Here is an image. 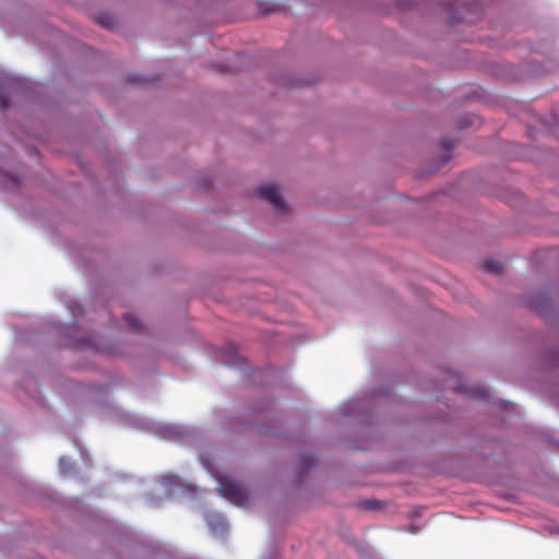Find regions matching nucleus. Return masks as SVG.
Segmentation results:
<instances>
[{"label": "nucleus", "mask_w": 559, "mask_h": 559, "mask_svg": "<svg viewBox=\"0 0 559 559\" xmlns=\"http://www.w3.org/2000/svg\"><path fill=\"white\" fill-rule=\"evenodd\" d=\"M200 462L217 479L218 490L226 500L238 507H243L248 502L247 490L240 484L227 477L216 475L206 457L200 456Z\"/></svg>", "instance_id": "f257e3e1"}, {"label": "nucleus", "mask_w": 559, "mask_h": 559, "mask_svg": "<svg viewBox=\"0 0 559 559\" xmlns=\"http://www.w3.org/2000/svg\"><path fill=\"white\" fill-rule=\"evenodd\" d=\"M259 198L267 202L275 212L285 214L289 211V204L286 202L280 188L274 183H264L258 188Z\"/></svg>", "instance_id": "f03ea898"}, {"label": "nucleus", "mask_w": 559, "mask_h": 559, "mask_svg": "<svg viewBox=\"0 0 559 559\" xmlns=\"http://www.w3.org/2000/svg\"><path fill=\"white\" fill-rule=\"evenodd\" d=\"M206 521L209 527L213 533L223 532L226 526L225 520L222 516H212L209 518Z\"/></svg>", "instance_id": "7ed1b4c3"}, {"label": "nucleus", "mask_w": 559, "mask_h": 559, "mask_svg": "<svg viewBox=\"0 0 559 559\" xmlns=\"http://www.w3.org/2000/svg\"><path fill=\"white\" fill-rule=\"evenodd\" d=\"M59 472L63 476L70 475L73 472L72 463L66 456L59 459Z\"/></svg>", "instance_id": "20e7f679"}, {"label": "nucleus", "mask_w": 559, "mask_h": 559, "mask_svg": "<svg viewBox=\"0 0 559 559\" xmlns=\"http://www.w3.org/2000/svg\"><path fill=\"white\" fill-rule=\"evenodd\" d=\"M156 432L162 438H173V436L175 435V429L171 426H158L156 428Z\"/></svg>", "instance_id": "39448f33"}, {"label": "nucleus", "mask_w": 559, "mask_h": 559, "mask_svg": "<svg viewBox=\"0 0 559 559\" xmlns=\"http://www.w3.org/2000/svg\"><path fill=\"white\" fill-rule=\"evenodd\" d=\"M484 269L490 273H499L501 271V265L493 260L484 261Z\"/></svg>", "instance_id": "423d86ee"}, {"label": "nucleus", "mask_w": 559, "mask_h": 559, "mask_svg": "<svg viewBox=\"0 0 559 559\" xmlns=\"http://www.w3.org/2000/svg\"><path fill=\"white\" fill-rule=\"evenodd\" d=\"M160 479H162L163 484H165V485H175L178 483V477L175 475H170V474L163 475Z\"/></svg>", "instance_id": "0eeeda50"}, {"label": "nucleus", "mask_w": 559, "mask_h": 559, "mask_svg": "<svg viewBox=\"0 0 559 559\" xmlns=\"http://www.w3.org/2000/svg\"><path fill=\"white\" fill-rule=\"evenodd\" d=\"M7 106V102L4 98L0 95V107L4 108Z\"/></svg>", "instance_id": "6e6552de"}]
</instances>
